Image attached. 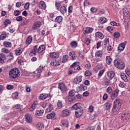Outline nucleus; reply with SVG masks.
<instances>
[{
  "label": "nucleus",
  "mask_w": 130,
  "mask_h": 130,
  "mask_svg": "<svg viewBox=\"0 0 130 130\" xmlns=\"http://www.w3.org/2000/svg\"><path fill=\"white\" fill-rule=\"evenodd\" d=\"M122 12L124 16H128V11H127V9L126 8H123L122 9Z\"/></svg>",
  "instance_id": "obj_44"
},
{
  "label": "nucleus",
  "mask_w": 130,
  "mask_h": 130,
  "mask_svg": "<svg viewBox=\"0 0 130 130\" xmlns=\"http://www.w3.org/2000/svg\"><path fill=\"white\" fill-rule=\"evenodd\" d=\"M79 64V63L78 62H75L71 66V68L74 69L75 71H80L82 70V69H81V67Z\"/></svg>",
  "instance_id": "obj_6"
},
{
  "label": "nucleus",
  "mask_w": 130,
  "mask_h": 130,
  "mask_svg": "<svg viewBox=\"0 0 130 130\" xmlns=\"http://www.w3.org/2000/svg\"><path fill=\"white\" fill-rule=\"evenodd\" d=\"M57 106L59 109H60V108H62L63 107V105H62V101L59 100L58 101L57 103Z\"/></svg>",
  "instance_id": "obj_43"
},
{
  "label": "nucleus",
  "mask_w": 130,
  "mask_h": 130,
  "mask_svg": "<svg viewBox=\"0 0 130 130\" xmlns=\"http://www.w3.org/2000/svg\"><path fill=\"white\" fill-rule=\"evenodd\" d=\"M20 71L17 68L12 69L9 72V77L12 79H17L20 77Z\"/></svg>",
  "instance_id": "obj_2"
},
{
  "label": "nucleus",
  "mask_w": 130,
  "mask_h": 130,
  "mask_svg": "<svg viewBox=\"0 0 130 130\" xmlns=\"http://www.w3.org/2000/svg\"><path fill=\"white\" fill-rule=\"evenodd\" d=\"M44 70V67L43 66H40V68L37 69L38 73L37 74V78H40V76H41V72L42 71Z\"/></svg>",
  "instance_id": "obj_25"
},
{
  "label": "nucleus",
  "mask_w": 130,
  "mask_h": 130,
  "mask_svg": "<svg viewBox=\"0 0 130 130\" xmlns=\"http://www.w3.org/2000/svg\"><path fill=\"white\" fill-rule=\"evenodd\" d=\"M44 111L43 110H38L36 112V115L37 116H41L43 114Z\"/></svg>",
  "instance_id": "obj_39"
},
{
  "label": "nucleus",
  "mask_w": 130,
  "mask_h": 130,
  "mask_svg": "<svg viewBox=\"0 0 130 130\" xmlns=\"http://www.w3.org/2000/svg\"><path fill=\"white\" fill-rule=\"evenodd\" d=\"M42 107H43V108L47 107L46 112H50V111L53 109L52 104L50 103H43L42 104Z\"/></svg>",
  "instance_id": "obj_4"
},
{
  "label": "nucleus",
  "mask_w": 130,
  "mask_h": 130,
  "mask_svg": "<svg viewBox=\"0 0 130 130\" xmlns=\"http://www.w3.org/2000/svg\"><path fill=\"white\" fill-rule=\"evenodd\" d=\"M36 126L38 129L42 130L44 128V124L41 122H39L37 123Z\"/></svg>",
  "instance_id": "obj_28"
},
{
  "label": "nucleus",
  "mask_w": 130,
  "mask_h": 130,
  "mask_svg": "<svg viewBox=\"0 0 130 130\" xmlns=\"http://www.w3.org/2000/svg\"><path fill=\"white\" fill-rule=\"evenodd\" d=\"M80 91H86L87 90V86L84 85L83 84H80V85L78 87Z\"/></svg>",
  "instance_id": "obj_41"
},
{
  "label": "nucleus",
  "mask_w": 130,
  "mask_h": 130,
  "mask_svg": "<svg viewBox=\"0 0 130 130\" xmlns=\"http://www.w3.org/2000/svg\"><path fill=\"white\" fill-rule=\"evenodd\" d=\"M6 55L1 53H0V62L1 63H5V60H6Z\"/></svg>",
  "instance_id": "obj_24"
},
{
  "label": "nucleus",
  "mask_w": 130,
  "mask_h": 130,
  "mask_svg": "<svg viewBox=\"0 0 130 130\" xmlns=\"http://www.w3.org/2000/svg\"><path fill=\"white\" fill-rule=\"evenodd\" d=\"M70 45L72 48H76L78 45L76 41H73L71 43Z\"/></svg>",
  "instance_id": "obj_45"
},
{
  "label": "nucleus",
  "mask_w": 130,
  "mask_h": 130,
  "mask_svg": "<svg viewBox=\"0 0 130 130\" xmlns=\"http://www.w3.org/2000/svg\"><path fill=\"white\" fill-rule=\"evenodd\" d=\"M25 118L26 122H28V123H31L32 122V116H31V115L29 114H26L25 115Z\"/></svg>",
  "instance_id": "obj_15"
},
{
  "label": "nucleus",
  "mask_w": 130,
  "mask_h": 130,
  "mask_svg": "<svg viewBox=\"0 0 130 130\" xmlns=\"http://www.w3.org/2000/svg\"><path fill=\"white\" fill-rule=\"evenodd\" d=\"M3 24H4L5 27H7L8 25L11 24V21H10L9 19H7L4 20Z\"/></svg>",
  "instance_id": "obj_48"
},
{
  "label": "nucleus",
  "mask_w": 130,
  "mask_h": 130,
  "mask_svg": "<svg viewBox=\"0 0 130 130\" xmlns=\"http://www.w3.org/2000/svg\"><path fill=\"white\" fill-rule=\"evenodd\" d=\"M120 77L124 82H128V81H129V78L127 77V76H126V74H125V73H121L120 74Z\"/></svg>",
  "instance_id": "obj_19"
},
{
  "label": "nucleus",
  "mask_w": 130,
  "mask_h": 130,
  "mask_svg": "<svg viewBox=\"0 0 130 130\" xmlns=\"http://www.w3.org/2000/svg\"><path fill=\"white\" fill-rule=\"evenodd\" d=\"M106 61L107 64H111V61H112V59L110 56H107L106 57Z\"/></svg>",
  "instance_id": "obj_35"
},
{
  "label": "nucleus",
  "mask_w": 130,
  "mask_h": 130,
  "mask_svg": "<svg viewBox=\"0 0 130 130\" xmlns=\"http://www.w3.org/2000/svg\"><path fill=\"white\" fill-rule=\"evenodd\" d=\"M39 7L40 9H41L42 10H45V9H46V5L45 4V2L43 1H40L39 4Z\"/></svg>",
  "instance_id": "obj_20"
},
{
  "label": "nucleus",
  "mask_w": 130,
  "mask_h": 130,
  "mask_svg": "<svg viewBox=\"0 0 130 130\" xmlns=\"http://www.w3.org/2000/svg\"><path fill=\"white\" fill-rule=\"evenodd\" d=\"M110 24L112 26H117V27H119V23H116L115 21H111Z\"/></svg>",
  "instance_id": "obj_52"
},
{
  "label": "nucleus",
  "mask_w": 130,
  "mask_h": 130,
  "mask_svg": "<svg viewBox=\"0 0 130 130\" xmlns=\"http://www.w3.org/2000/svg\"><path fill=\"white\" fill-rule=\"evenodd\" d=\"M119 86L120 87V88H125V87L126 86V84H125L124 82H120L119 83Z\"/></svg>",
  "instance_id": "obj_55"
},
{
  "label": "nucleus",
  "mask_w": 130,
  "mask_h": 130,
  "mask_svg": "<svg viewBox=\"0 0 130 130\" xmlns=\"http://www.w3.org/2000/svg\"><path fill=\"white\" fill-rule=\"evenodd\" d=\"M60 12L63 15L66 14V13H67V8L65 6L61 7Z\"/></svg>",
  "instance_id": "obj_47"
},
{
  "label": "nucleus",
  "mask_w": 130,
  "mask_h": 130,
  "mask_svg": "<svg viewBox=\"0 0 130 130\" xmlns=\"http://www.w3.org/2000/svg\"><path fill=\"white\" fill-rule=\"evenodd\" d=\"M104 107L105 110H108V111H110V107H111V104L110 103L107 102L104 105Z\"/></svg>",
  "instance_id": "obj_23"
},
{
  "label": "nucleus",
  "mask_w": 130,
  "mask_h": 130,
  "mask_svg": "<svg viewBox=\"0 0 130 130\" xmlns=\"http://www.w3.org/2000/svg\"><path fill=\"white\" fill-rule=\"evenodd\" d=\"M55 20L57 23H61V22H62V17L61 16H57L55 19Z\"/></svg>",
  "instance_id": "obj_40"
},
{
  "label": "nucleus",
  "mask_w": 130,
  "mask_h": 130,
  "mask_svg": "<svg viewBox=\"0 0 130 130\" xmlns=\"http://www.w3.org/2000/svg\"><path fill=\"white\" fill-rule=\"evenodd\" d=\"M85 76H86V77H90V76H91L92 74L89 71H86L85 72Z\"/></svg>",
  "instance_id": "obj_60"
},
{
  "label": "nucleus",
  "mask_w": 130,
  "mask_h": 130,
  "mask_svg": "<svg viewBox=\"0 0 130 130\" xmlns=\"http://www.w3.org/2000/svg\"><path fill=\"white\" fill-rule=\"evenodd\" d=\"M70 115V110L68 109L63 110L61 113V116L63 117H66V116H69Z\"/></svg>",
  "instance_id": "obj_17"
},
{
  "label": "nucleus",
  "mask_w": 130,
  "mask_h": 130,
  "mask_svg": "<svg viewBox=\"0 0 130 130\" xmlns=\"http://www.w3.org/2000/svg\"><path fill=\"white\" fill-rule=\"evenodd\" d=\"M125 44H126V41H124V42L119 45L118 47V52H121V51L124 50V48H125Z\"/></svg>",
  "instance_id": "obj_8"
},
{
  "label": "nucleus",
  "mask_w": 130,
  "mask_h": 130,
  "mask_svg": "<svg viewBox=\"0 0 130 130\" xmlns=\"http://www.w3.org/2000/svg\"><path fill=\"white\" fill-rule=\"evenodd\" d=\"M37 48H38V45H36L34 47V49L31 50L29 53L30 56H33L36 54V52H37Z\"/></svg>",
  "instance_id": "obj_12"
},
{
  "label": "nucleus",
  "mask_w": 130,
  "mask_h": 130,
  "mask_svg": "<svg viewBox=\"0 0 130 130\" xmlns=\"http://www.w3.org/2000/svg\"><path fill=\"white\" fill-rule=\"evenodd\" d=\"M82 78H83V76H79L76 77L74 80V84H79V83H81L82 82Z\"/></svg>",
  "instance_id": "obj_18"
},
{
  "label": "nucleus",
  "mask_w": 130,
  "mask_h": 130,
  "mask_svg": "<svg viewBox=\"0 0 130 130\" xmlns=\"http://www.w3.org/2000/svg\"><path fill=\"white\" fill-rule=\"evenodd\" d=\"M7 38V34L5 33H3L0 36V40H5Z\"/></svg>",
  "instance_id": "obj_50"
},
{
  "label": "nucleus",
  "mask_w": 130,
  "mask_h": 130,
  "mask_svg": "<svg viewBox=\"0 0 130 130\" xmlns=\"http://www.w3.org/2000/svg\"><path fill=\"white\" fill-rule=\"evenodd\" d=\"M96 37H98L100 39H103L104 36L100 32H97L95 33Z\"/></svg>",
  "instance_id": "obj_37"
},
{
  "label": "nucleus",
  "mask_w": 130,
  "mask_h": 130,
  "mask_svg": "<svg viewBox=\"0 0 130 130\" xmlns=\"http://www.w3.org/2000/svg\"><path fill=\"white\" fill-rule=\"evenodd\" d=\"M104 72H105V71H104V70H102L100 71L99 73H98V76L99 77H102V75H103V74H104Z\"/></svg>",
  "instance_id": "obj_63"
},
{
  "label": "nucleus",
  "mask_w": 130,
  "mask_h": 130,
  "mask_svg": "<svg viewBox=\"0 0 130 130\" xmlns=\"http://www.w3.org/2000/svg\"><path fill=\"white\" fill-rule=\"evenodd\" d=\"M129 113H123L121 115V119H123L124 120H126L129 118Z\"/></svg>",
  "instance_id": "obj_16"
},
{
  "label": "nucleus",
  "mask_w": 130,
  "mask_h": 130,
  "mask_svg": "<svg viewBox=\"0 0 130 130\" xmlns=\"http://www.w3.org/2000/svg\"><path fill=\"white\" fill-rule=\"evenodd\" d=\"M125 72L126 75L128 76V77H130V71H129V69H128V68H126L125 70Z\"/></svg>",
  "instance_id": "obj_64"
},
{
  "label": "nucleus",
  "mask_w": 130,
  "mask_h": 130,
  "mask_svg": "<svg viewBox=\"0 0 130 130\" xmlns=\"http://www.w3.org/2000/svg\"><path fill=\"white\" fill-rule=\"evenodd\" d=\"M106 18L104 17H101L100 18V22L101 24H104V23H106Z\"/></svg>",
  "instance_id": "obj_49"
},
{
  "label": "nucleus",
  "mask_w": 130,
  "mask_h": 130,
  "mask_svg": "<svg viewBox=\"0 0 130 130\" xmlns=\"http://www.w3.org/2000/svg\"><path fill=\"white\" fill-rule=\"evenodd\" d=\"M8 59H14V55H13V53H10L7 56Z\"/></svg>",
  "instance_id": "obj_51"
},
{
  "label": "nucleus",
  "mask_w": 130,
  "mask_h": 130,
  "mask_svg": "<svg viewBox=\"0 0 130 130\" xmlns=\"http://www.w3.org/2000/svg\"><path fill=\"white\" fill-rule=\"evenodd\" d=\"M49 96V94L47 93H42L40 95L39 97V99L41 100H44V99H46L47 97Z\"/></svg>",
  "instance_id": "obj_27"
},
{
  "label": "nucleus",
  "mask_w": 130,
  "mask_h": 130,
  "mask_svg": "<svg viewBox=\"0 0 130 130\" xmlns=\"http://www.w3.org/2000/svg\"><path fill=\"white\" fill-rule=\"evenodd\" d=\"M58 89H59L62 92H66L67 90V86L63 83H59L58 86Z\"/></svg>",
  "instance_id": "obj_9"
},
{
  "label": "nucleus",
  "mask_w": 130,
  "mask_h": 130,
  "mask_svg": "<svg viewBox=\"0 0 130 130\" xmlns=\"http://www.w3.org/2000/svg\"><path fill=\"white\" fill-rule=\"evenodd\" d=\"M72 108L73 109H75L76 110H78V109L80 110V109L82 108V104L76 103L72 106Z\"/></svg>",
  "instance_id": "obj_21"
},
{
  "label": "nucleus",
  "mask_w": 130,
  "mask_h": 130,
  "mask_svg": "<svg viewBox=\"0 0 130 130\" xmlns=\"http://www.w3.org/2000/svg\"><path fill=\"white\" fill-rule=\"evenodd\" d=\"M68 60H69V55H63L62 58V62L63 63H64V62H67Z\"/></svg>",
  "instance_id": "obj_38"
},
{
  "label": "nucleus",
  "mask_w": 130,
  "mask_h": 130,
  "mask_svg": "<svg viewBox=\"0 0 130 130\" xmlns=\"http://www.w3.org/2000/svg\"><path fill=\"white\" fill-rule=\"evenodd\" d=\"M119 93V90L116 89L114 90L112 92V94L111 95V99H115V98L117 97L118 96V93Z\"/></svg>",
  "instance_id": "obj_13"
},
{
  "label": "nucleus",
  "mask_w": 130,
  "mask_h": 130,
  "mask_svg": "<svg viewBox=\"0 0 130 130\" xmlns=\"http://www.w3.org/2000/svg\"><path fill=\"white\" fill-rule=\"evenodd\" d=\"M32 37L29 36L26 40V41H25L26 44H27V45H29L31 44V43L32 42Z\"/></svg>",
  "instance_id": "obj_33"
},
{
  "label": "nucleus",
  "mask_w": 130,
  "mask_h": 130,
  "mask_svg": "<svg viewBox=\"0 0 130 130\" xmlns=\"http://www.w3.org/2000/svg\"><path fill=\"white\" fill-rule=\"evenodd\" d=\"M37 107V102H35L29 108L30 111H33Z\"/></svg>",
  "instance_id": "obj_34"
},
{
  "label": "nucleus",
  "mask_w": 130,
  "mask_h": 130,
  "mask_svg": "<svg viewBox=\"0 0 130 130\" xmlns=\"http://www.w3.org/2000/svg\"><path fill=\"white\" fill-rule=\"evenodd\" d=\"M55 116V113H51L47 115V118L48 119H51V118H54Z\"/></svg>",
  "instance_id": "obj_42"
},
{
  "label": "nucleus",
  "mask_w": 130,
  "mask_h": 130,
  "mask_svg": "<svg viewBox=\"0 0 130 130\" xmlns=\"http://www.w3.org/2000/svg\"><path fill=\"white\" fill-rule=\"evenodd\" d=\"M1 52H3V53L8 54V53H9V50H8L6 48H2L1 49Z\"/></svg>",
  "instance_id": "obj_58"
},
{
  "label": "nucleus",
  "mask_w": 130,
  "mask_h": 130,
  "mask_svg": "<svg viewBox=\"0 0 130 130\" xmlns=\"http://www.w3.org/2000/svg\"><path fill=\"white\" fill-rule=\"evenodd\" d=\"M69 121L67 119H62L61 120L60 124L64 127L69 128Z\"/></svg>",
  "instance_id": "obj_10"
},
{
  "label": "nucleus",
  "mask_w": 130,
  "mask_h": 130,
  "mask_svg": "<svg viewBox=\"0 0 130 130\" xmlns=\"http://www.w3.org/2000/svg\"><path fill=\"white\" fill-rule=\"evenodd\" d=\"M111 81V80L108 78H105L104 80V84L105 86H106V87H107V86L110 85V84H111V81Z\"/></svg>",
  "instance_id": "obj_31"
},
{
  "label": "nucleus",
  "mask_w": 130,
  "mask_h": 130,
  "mask_svg": "<svg viewBox=\"0 0 130 130\" xmlns=\"http://www.w3.org/2000/svg\"><path fill=\"white\" fill-rule=\"evenodd\" d=\"M83 114V110H77L75 112V116L76 117H81V116Z\"/></svg>",
  "instance_id": "obj_26"
},
{
  "label": "nucleus",
  "mask_w": 130,
  "mask_h": 130,
  "mask_svg": "<svg viewBox=\"0 0 130 130\" xmlns=\"http://www.w3.org/2000/svg\"><path fill=\"white\" fill-rule=\"evenodd\" d=\"M107 77L109 80H112L114 78V72L112 71L108 72Z\"/></svg>",
  "instance_id": "obj_29"
},
{
  "label": "nucleus",
  "mask_w": 130,
  "mask_h": 130,
  "mask_svg": "<svg viewBox=\"0 0 130 130\" xmlns=\"http://www.w3.org/2000/svg\"><path fill=\"white\" fill-rule=\"evenodd\" d=\"M20 13L19 10H15L14 12V15L16 17L18 16H20Z\"/></svg>",
  "instance_id": "obj_57"
},
{
  "label": "nucleus",
  "mask_w": 130,
  "mask_h": 130,
  "mask_svg": "<svg viewBox=\"0 0 130 130\" xmlns=\"http://www.w3.org/2000/svg\"><path fill=\"white\" fill-rule=\"evenodd\" d=\"M41 26V22L40 21H37L35 22L34 24L32 29V30H37L39 28H40V26Z\"/></svg>",
  "instance_id": "obj_11"
},
{
  "label": "nucleus",
  "mask_w": 130,
  "mask_h": 130,
  "mask_svg": "<svg viewBox=\"0 0 130 130\" xmlns=\"http://www.w3.org/2000/svg\"><path fill=\"white\" fill-rule=\"evenodd\" d=\"M44 50H45V46L44 45H38V47L37 48V52L38 53H41Z\"/></svg>",
  "instance_id": "obj_14"
},
{
  "label": "nucleus",
  "mask_w": 130,
  "mask_h": 130,
  "mask_svg": "<svg viewBox=\"0 0 130 130\" xmlns=\"http://www.w3.org/2000/svg\"><path fill=\"white\" fill-rule=\"evenodd\" d=\"M23 52V49L22 48H18L15 51V53L16 55H21Z\"/></svg>",
  "instance_id": "obj_30"
},
{
  "label": "nucleus",
  "mask_w": 130,
  "mask_h": 130,
  "mask_svg": "<svg viewBox=\"0 0 130 130\" xmlns=\"http://www.w3.org/2000/svg\"><path fill=\"white\" fill-rule=\"evenodd\" d=\"M83 36H86V34H90V33H92V31H94V29L92 27H85L83 29Z\"/></svg>",
  "instance_id": "obj_5"
},
{
  "label": "nucleus",
  "mask_w": 130,
  "mask_h": 130,
  "mask_svg": "<svg viewBox=\"0 0 130 130\" xmlns=\"http://www.w3.org/2000/svg\"><path fill=\"white\" fill-rule=\"evenodd\" d=\"M75 94H76V92L74 90H71L69 93V95L70 97L75 96Z\"/></svg>",
  "instance_id": "obj_54"
},
{
  "label": "nucleus",
  "mask_w": 130,
  "mask_h": 130,
  "mask_svg": "<svg viewBox=\"0 0 130 130\" xmlns=\"http://www.w3.org/2000/svg\"><path fill=\"white\" fill-rule=\"evenodd\" d=\"M78 54L80 57H81V58H82V59H84V58H85V57H84V53H83V52L79 51L78 52Z\"/></svg>",
  "instance_id": "obj_59"
},
{
  "label": "nucleus",
  "mask_w": 130,
  "mask_h": 130,
  "mask_svg": "<svg viewBox=\"0 0 130 130\" xmlns=\"http://www.w3.org/2000/svg\"><path fill=\"white\" fill-rule=\"evenodd\" d=\"M50 57L52 58H57L59 56V53L57 52H53L50 53Z\"/></svg>",
  "instance_id": "obj_22"
},
{
  "label": "nucleus",
  "mask_w": 130,
  "mask_h": 130,
  "mask_svg": "<svg viewBox=\"0 0 130 130\" xmlns=\"http://www.w3.org/2000/svg\"><path fill=\"white\" fill-rule=\"evenodd\" d=\"M3 45L5 47H12V43L10 42H4Z\"/></svg>",
  "instance_id": "obj_46"
},
{
  "label": "nucleus",
  "mask_w": 130,
  "mask_h": 130,
  "mask_svg": "<svg viewBox=\"0 0 130 130\" xmlns=\"http://www.w3.org/2000/svg\"><path fill=\"white\" fill-rule=\"evenodd\" d=\"M122 104V101L119 99L115 100L114 102V106L112 109V113L113 115L117 114L121 107V105Z\"/></svg>",
  "instance_id": "obj_1"
},
{
  "label": "nucleus",
  "mask_w": 130,
  "mask_h": 130,
  "mask_svg": "<svg viewBox=\"0 0 130 130\" xmlns=\"http://www.w3.org/2000/svg\"><path fill=\"white\" fill-rule=\"evenodd\" d=\"M55 5L57 10H58L60 8V3L59 2H55Z\"/></svg>",
  "instance_id": "obj_62"
},
{
  "label": "nucleus",
  "mask_w": 130,
  "mask_h": 130,
  "mask_svg": "<svg viewBox=\"0 0 130 130\" xmlns=\"http://www.w3.org/2000/svg\"><path fill=\"white\" fill-rule=\"evenodd\" d=\"M103 54V53L102 51H99L95 53V57H96V58H101Z\"/></svg>",
  "instance_id": "obj_32"
},
{
  "label": "nucleus",
  "mask_w": 130,
  "mask_h": 130,
  "mask_svg": "<svg viewBox=\"0 0 130 130\" xmlns=\"http://www.w3.org/2000/svg\"><path fill=\"white\" fill-rule=\"evenodd\" d=\"M114 66H115V68L117 69H119V70H123L125 67L124 62L119 58L114 60Z\"/></svg>",
  "instance_id": "obj_3"
},
{
  "label": "nucleus",
  "mask_w": 130,
  "mask_h": 130,
  "mask_svg": "<svg viewBox=\"0 0 130 130\" xmlns=\"http://www.w3.org/2000/svg\"><path fill=\"white\" fill-rule=\"evenodd\" d=\"M69 55L72 57V59H76V58H77V55H76V53L74 51L70 52Z\"/></svg>",
  "instance_id": "obj_36"
},
{
  "label": "nucleus",
  "mask_w": 130,
  "mask_h": 130,
  "mask_svg": "<svg viewBox=\"0 0 130 130\" xmlns=\"http://www.w3.org/2000/svg\"><path fill=\"white\" fill-rule=\"evenodd\" d=\"M113 29H114V27H113V26H108L107 27V30H108L109 32H111L113 31Z\"/></svg>",
  "instance_id": "obj_56"
},
{
  "label": "nucleus",
  "mask_w": 130,
  "mask_h": 130,
  "mask_svg": "<svg viewBox=\"0 0 130 130\" xmlns=\"http://www.w3.org/2000/svg\"><path fill=\"white\" fill-rule=\"evenodd\" d=\"M16 20L17 22H21V21H23V17L22 16H18L16 18Z\"/></svg>",
  "instance_id": "obj_61"
},
{
  "label": "nucleus",
  "mask_w": 130,
  "mask_h": 130,
  "mask_svg": "<svg viewBox=\"0 0 130 130\" xmlns=\"http://www.w3.org/2000/svg\"><path fill=\"white\" fill-rule=\"evenodd\" d=\"M61 63V61L58 59H53L50 63L51 66L53 67H57Z\"/></svg>",
  "instance_id": "obj_7"
},
{
  "label": "nucleus",
  "mask_w": 130,
  "mask_h": 130,
  "mask_svg": "<svg viewBox=\"0 0 130 130\" xmlns=\"http://www.w3.org/2000/svg\"><path fill=\"white\" fill-rule=\"evenodd\" d=\"M113 36L115 38H119L120 37V34L119 32H115L114 33Z\"/></svg>",
  "instance_id": "obj_53"
}]
</instances>
